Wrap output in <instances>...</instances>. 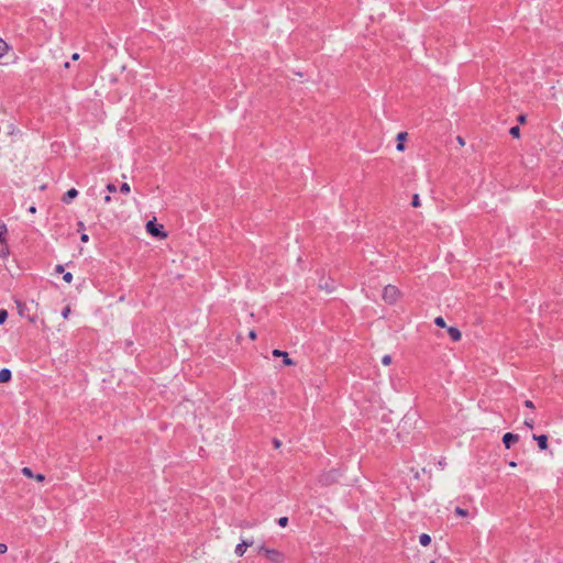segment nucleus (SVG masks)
Wrapping results in <instances>:
<instances>
[{
  "instance_id": "f257e3e1",
  "label": "nucleus",
  "mask_w": 563,
  "mask_h": 563,
  "mask_svg": "<svg viewBox=\"0 0 563 563\" xmlns=\"http://www.w3.org/2000/svg\"><path fill=\"white\" fill-rule=\"evenodd\" d=\"M402 291L395 285L388 284L383 288L382 299L387 305H396L402 298Z\"/></svg>"
},
{
  "instance_id": "f03ea898",
  "label": "nucleus",
  "mask_w": 563,
  "mask_h": 563,
  "mask_svg": "<svg viewBox=\"0 0 563 563\" xmlns=\"http://www.w3.org/2000/svg\"><path fill=\"white\" fill-rule=\"evenodd\" d=\"M258 552L264 554L265 558L273 563H283L285 560V554L276 549H269L261 545L258 548Z\"/></svg>"
},
{
  "instance_id": "7ed1b4c3",
  "label": "nucleus",
  "mask_w": 563,
  "mask_h": 563,
  "mask_svg": "<svg viewBox=\"0 0 563 563\" xmlns=\"http://www.w3.org/2000/svg\"><path fill=\"white\" fill-rule=\"evenodd\" d=\"M339 478V472L336 470H331L329 472H324L322 473L319 478H318V482L322 485V486H329V485H332L333 483H335Z\"/></svg>"
},
{
  "instance_id": "20e7f679",
  "label": "nucleus",
  "mask_w": 563,
  "mask_h": 563,
  "mask_svg": "<svg viewBox=\"0 0 563 563\" xmlns=\"http://www.w3.org/2000/svg\"><path fill=\"white\" fill-rule=\"evenodd\" d=\"M146 232L153 236L159 238V239H166L167 233L162 230V227H157L155 224V219L151 220L145 225Z\"/></svg>"
},
{
  "instance_id": "39448f33",
  "label": "nucleus",
  "mask_w": 563,
  "mask_h": 563,
  "mask_svg": "<svg viewBox=\"0 0 563 563\" xmlns=\"http://www.w3.org/2000/svg\"><path fill=\"white\" fill-rule=\"evenodd\" d=\"M22 474L25 477L31 478V479H35L38 483H42V482L45 481V476L43 474H36L35 475L30 467H23L22 468Z\"/></svg>"
},
{
  "instance_id": "423d86ee",
  "label": "nucleus",
  "mask_w": 563,
  "mask_h": 563,
  "mask_svg": "<svg viewBox=\"0 0 563 563\" xmlns=\"http://www.w3.org/2000/svg\"><path fill=\"white\" fill-rule=\"evenodd\" d=\"M273 356L275 357H280V356H284V364L286 366H292L295 365V362L289 357L288 353L287 352H284V351H280V350H273L272 352Z\"/></svg>"
},
{
  "instance_id": "0eeeda50",
  "label": "nucleus",
  "mask_w": 563,
  "mask_h": 563,
  "mask_svg": "<svg viewBox=\"0 0 563 563\" xmlns=\"http://www.w3.org/2000/svg\"><path fill=\"white\" fill-rule=\"evenodd\" d=\"M519 441V437L517 434L507 432L503 437V442L507 449H510L511 445Z\"/></svg>"
},
{
  "instance_id": "6e6552de",
  "label": "nucleus",
  "mask_w": 563,
  "mask_h": 563,
  "mask_svg": "<svg viewBox=\"0 0 563 563\" xmlns=\"http://www.w3.org/2000/svg\"><path fill=\"white\" fill-rule=\"evenodd\" d=\"M252 544H253V542H252V541H242L241 543H239V544L235 547V550H234L235 554H236L238 556H243V555H244V553L246 552V549H247L249 547H251Z\"/></svg>"
},
{
  "instance_id": "1a4fd4ad",
  "label": "nucleus",
  "mask_w": 563,
  "mask_h": 563,
  "mask_svg": "<svg viewBox=\"0 0 563 563\" xmlns=\"http://www.w3.org/2000/svg\"><path fill=\"white\" fill-rule=\"evenodd\" d=\"M446 330L452 341L459 342L462 339V332L457 328L448 327Z\"/></svg>"
},
{
  "instance_id": "9d476101",
  "label": "nucleus",
  "mask_w": 563,
  "mask_h": 563,
  "mask_svg": "<svg viewBox=\"0 0 563 563\" xmlns=\"http://www.w3.org/2000/svg\"><path fill=\"white\" fill-rule=\"evenodd\" d=\"M533 439L538 442V446L540 450L543 451L548 449V437L545 434L533 435Z\"/></svg>"
},
{
  "instance_id": "9b49d317",
  "label": "nucleus",
  "mask_w": 563,
  "mask_h": 563,
  "mask_svg": "<svg viewBox=\"0 0 563 563\" xmlns=\"http://www.w3.org/2000/svg\"><path fill=\"white\" fill-rule=\"evenodd\" d=\"M406 137H407V133L406 132H399L397 134V141H398L397 151L404 152V150H405L404 142H405Z\"/></svg>"
},
{
  "instance_id": "f8f14e48",
  "label": "nucleus",
  "mask_w": 563,
  "mask_h": 563,
  "mask_svg": "<svg viewBox=\"0 0 563 563\" xmlns=\"http://www.w3.org/2000/svg\"><path fill=\"white\" fill-rule=\"evenodd\" d=\"M78 196V191L75 188L69 189L63 197L65 203H69L74 198Z\"/></svg>"
},
{
  "instance_id": "ddd939ff",
  "label": "nucleus",
  "mask_w": 563,
  "mask_h": 563,
  "mask_svg": "<svg viewBox=\"0 0 563 563\" xmlns=\"http://www.w3.org/2000/svg\"><path fill=\"white\" fill-rule=\"evenodd\" d=\"M11 371L8 368H2L0 371V383H8L11 379Z\"/></svg>"
},
{
  "instance_id": "4468645a",
  "label": "nucleus",
  "mask_w": 563,
  "mask_h": 563,
  "mask_svg": "<svg viewBox=\"0 0 563 563\" xmlns=\"http://www.w3.org/2000/svg\"><path fill=\"white\" fill-rule=\"evenodd\" d=\"M8 229L3 222H0V243H7Z\"/></svg>"
},
{
  "instance_id": "2eb2a0df",
  "label": "nucleus",
  "mask_w": 563,
  "mask_h": 563,
  "mask_svg": "<svg viewBox=\"0 0 563 563\" xmlns=\"http://www.w3.org/2000/svg\"><path fill=\"white\" fill-rule=\"evenodd\" d=\"M9 254H10V252H9L8 242L7 243H0V257L2 260H5L9 256Z\"/></svg>"
},
{
  "instance_id": "dca6fc26",
  "label": "nucleus",
  "mask_w": 563,
  "mask_h": 563,
  "mask_svg": "<svg viewBox=\"0 0 563 563\" xmlns=\"http://www.w3.org/2000/svg\"><path fill=\"white\" fill-rule=\"evenodd\" d=\"M419 542L422 547H428L431 543V537L427 533H422L419 537Z\"/></svg>"
},
{
  "instance_id": "f3484780",
  "label": "nucleus",
  "mask_w": 563,
  "mask_h": 563,
  "mask_svg": "<svg viewBox=\"0 0 563 563\" xmlns=\"http://www.w3.org/2000/svg\"><path fill=\"white\" fill-rule=\"evenodd\" d=\"M9 48L10 46L8 45V43L4 40L0 38V58L9 52Z\"/></svg>"
},
{
  "instance_id": "a211bd4d",
  "label": "nucleus",
  "mask_w": 563,
  "mask_h": 563,
  "mask_svg": "<svg viewBox=\"0 0 563 563\" xmlns=\"http://www.w3.org/2000/svg\"><path fill=\"white\" fill-rule=\"evenodd\" d=\"M16 308H18V313L21 316V317H25V311H26V305L24 302H21V301H16Z\"/></svg>"
},
{
  "instance_id": "6ab92c4d",
  "label": "nucleus",
  "mask_w": 563,
  "mask_h": 563,
  "mask_svg": "<svg viewBox=\"0 0 563 563\" xmlns=\"http://www.w3.org/2000/svg\"><path fill=\"white\" fill-rule=\"evenodd\" d=\"M509 133L512 137L515 139H519L520 137V129L519 126H512L510 130H509Z\"/></svg>"
},
{
  "instance_id": "aec40b11",
  "label": "nucleus",
  "mask_w": 563,
  "mask_h": 563,
  "mask_svg": "<svg viewBox=\"0 0 563 563\" xmlns=\"http://www.w3.org/2000/svg\"><path fill=\"white\" fill-rule=\"evenodd\" d=\"M411 206H412L413 208H418V207H420V206H421L420 197H419V195H418V194H415V195L412 196Z\"/></svg>"
},
{
  "instance_id": "412c9836",
  "label": "nucleus",
  "mask_w": 563,
  "mask_h": 563,
  "mask_svg": "<svg viewBox=\"0 0 563 563\" xmlns=\"http://www.w3.org/2000/svg\"><path fill=\"white\" fill-rule=\"evenodd\" d=\"M434 323L435 325H438L439 328H448L446 327V323H445V320L442 318V317H437L434 319Z\"/></svg>"
},
{
  "instance_id": "4be33fe9",
  "label": "nucleus",
  "mask_w": 563,
  "mask_h": 563,
  "mask_svg": "<svg viewBox=\"0 0 563 563\" xmlns=\"http://www.w3.org/2000/svg\"><path fill=\"white\" fill-rule=\"evenodd\" d=\"M120 191L125 195L129 194L131 191L130 185L128 183H123L120 187Z\"/></svg>"
},
{
  "instance_id": "5701e85b",
  "label": "nucleus",
  "mask_w": 563,
  "mask_h": 563,
  "mask_svg": "<svg viewBox=\"0 0 563 563\" xmlns=\"http://www.w3.org/2000/svg\"><path fill=\"white\" fill-rule=\"evenodd\" d=\"M8 318V311L5 309H0V324L4 323Z\"/></svg>"
},
{
  "instance_id": "b1692460",
  "label": "nucleus",
  "mask_w": 563,
  "mask_h": 563,
  "mask_svg": "<svg viewBox=\"0 0 563 563\" xmlns=\"http://www.w3.org/2000/svg\"><path fill=\"white\" fill-rule=\"evenodd\" d=\"M454 511L460 517H466L468 515L466 509H463V508H460V507H456Z\"/></svg>"
},
{
  "instance_id": "393cba45",
  "label": "nucleus",
  "mask_w": 563,
  "mask_h": 563,
  "mask_svg": "<svg viewBox=\"0 0 563 563\" xmlns=\"http://www.w3.org/2000/svg\"><path fill=\"white\" fill-rule=\"evenodd\" d=\"M382 363L385 366H388L391 364V356L390 355H384L382 358Z\"/></svg>"
},
{
  "instance_id": "a878e982",
  "label": "nucleus",
  "mask_w": 563,
  "mask_h": 563,
  "mask_svg": "<svg viewBox=\"0 0 563 563\" xmlns=\"http://www.w3.org/2000/svg\"><path fill=\"white\" fill-rule=\"evenodd\" d=\"M63 279L65 283L70 284L73 282V274L71 273H65L63 275Z\"/></svg>"
},
{
  "instance_id": "bb28decb",
  "label": "nucleus",
  "mask_w": 563,
  "mask_h": 563,
  "mask_svg": "<svg viewBox=\"0 0 563 563\" xmlns=\"http://www.w3.org/2000/svg\"><path fill=\"white\" fill-rule=\"evenodd\" d=\"M69 314H70V306H66V307L64 308V310L62 311V317H63L64 319H67V318L69 317Z\"/></svg>"
},
{
  "instance_id": "cd10ccee",
  "label": "nucleus",
  "mask_w": 563,
  "mask_h": 563,
  "mask_svg": "<svg viewBox=\"0 0 563 563\" xmlns=\"http://www.w3.org/2000/svg\"><path fill=\"white\" fill-rule=\"evenodd\" d=\"M278 525H279L280 527H283V528H284V527H286V526L288 525V518H287V517H282V518H279V519H278Z\"/></svg>"
},
{
  "instance_id": "c85d7f7f",
  "label": "nucleus",
  "mask_w": 563,
  "mask_h": 563,
  "mask_svg": "<svg viewBox=\"0 0 563 563\" xmlns=\"http://www.w3.org/2000/svg\"><path fill=\"white\" fill-rule=\"evenodd\" d=\"M525 426H527L528 428L532 429L533 426H534V420L530 419V418H526Z\"/></svg>"
},
{
  "instance_id": "c756f323",
  "label": "nucleus",
  "mask_w": 563,
  "mask_h": 563,
  "mask_svg": "<svg viewBox=\"0 0 563 563\" xmlns=\"http://www.w3.org/2000/svg\"><path fill=\"white\" fill-rule=\"evenodd\" d=\"M8 551V547L4 543H0V554H4Z\"/></svg>"
},
{
  "instance_id": "7c9ffc66",
  "label": "nucleus",
  "mask_w": 563,
  "mask_h": 563,
  "mask_svg": "<svg viewBox=\"0 0 563 563\" xmlns=\"http://www.w3.org/2000/svg\"><path fill=\"white\" fill-rule=\"evenodd\" d=\"M107 190H108L109 192H115L117 187H115L113 184H109V185L107 186Z\"/></svg>"
},
{
  "instance_id": "2f4dec72",
  "label": "nucleus",
  "mask_w": 563,
  "mask_h": 563,
  "mask_svg": "<svg viewBox=\"0 0 563 563\" xmlns=\"http://www.w3.org/2000/svg\"><path fill=\"white\" fill-rule=\"evenodd\" d=\"M525 406H526L527 408L534 409V405H533V402H532L531 400H526V401H525Z\"/></svg>"
},
{
  "instance_id": "473e14b6",
  "label": "nucleus",
  "mask_w": 563,
  "mask_h": 563,
  "mask_svg": "<svg viewBox=\"0 0 563 563\" xmlns=\"http://www.w3.org/2000/svg\"><path fill=\"white\" fill-rule=\"evenodd\" d=\"M81 242L87 243L89 241V236L86 233H82L80 236Z\"/></svg>"
},
{
  "instance_id": "72a5a7b5",
  "label": "nucleus",
  "mask_w": 563,
  "mask_h": 563,
  "mask_svg": "<svg viewBox=\"0 0 563 563\" xmlns=\"http://www.w3.org/2000/svg\"><path fill=\"white\" fill-rule=\"evenodd\" d=\"M256 336H257V335H256V332H255L254 330H251V331L249 332V338H250L251 340H253V341H254V340L256 339Z\"/></svg>"
},
{
  "instance_id": "f704fd0d",
  "label": "nucleus",
  "mask_w": 563,
  "mask_h": 563,
  "mask_svg": "<svg viewBox=\"0 0 563 563\" xmlns=\"http://www.w3.org/2000/svg\"><path fill=\"white\" fill-rule=\"evenodd\" d=\"M456 141H457V143H459L461 146H464V145H465V141H464V139H463L462 136H457V137H456Z\"/></svg>"
},
{
  "instance_id": "c9c22d12",
  "label": "nucleus",
  "mask_w": 563,
  "mask_h": 563,
  "mask_svg": "<svg viewBox=\"0 0 563 563\" xmlns=\"http://www.w3.org/2000/svg\"><path fill=\"white\" fill-rule=\"evenodd\" d=\"M55 271H56V273H64L63 265H56Z\"/></svg>"
},
{
  "instance_id": "e433bc0d",
  "label": "nucleus",
  "mask_w": 563,
  "mask_h": 563,
  "mask_svg": "<svg viewBox=\"0 0 563 563\" xmlns=\"http://www.w3.org/2000/svg\"><path fill=\"white\" fill-rule=\"evenodd\" d=\"M518 121H519L520 123H525V122H526V117H525V115H519V117H518Z\"/></svg>"
},
{
  "instance_id": "4c0bfd02",
  "label": "nucleus",
  "mask_w": 563,
  "mask_h": 563,
  "mask_svg": "<svg viewBox=\"0 0 563 563\" xmlns=\"http://www.w3.org/2000/svg\"><path fill=\"white\" fill-rule=\"evenodd\" d=\"M71 59L73 60H78L79 59V54L78 53H74L73 56H71Z\"/></svg>"
},
{
  "instance_id": "58836bf2",
  "label": "nucleus",
  "mask_w": 563,
  "mask_h": 563,
  "mask_svg": "<svg viewBox=\"0 0 563 563\" xmlns=\"http://www.w3.org/2000/svg\"><path fill=\"white\" fill-rule=\"evenodd\" d=\"M84 229H85V224H84V222H81V221H80V222H78V230H79V231H81V230H84Z\"/></svg>"
},
{
  "instance_id": "ea45409f",
  "label": "nucleus",
  "mask_w": 563,
  "mask_h": 563,
  "mask_svg": "<svg viewBox=\"0 0 563 563\" xmlns=\"http://www.w3.org/2000/svg\"><path fill=\"white\" fill-rule=\"evenodd\" d=\"M29 321L31 323H34L36 321V317L35 316H32V317H27Z\"/></svg>"
},
{
  "instance_id": "a19ab883",
  "label": "nucleus",
  "mask_w": 563,
  "mask_h": 563,
  "mask_svg": "<svg viewBox=\"0 0 563 563\" xmlns=\"http://www.w3.org/2000/svg\"><path fill=\"white\" fill-rule=\"evenodd\" d=\"M29 212L35 213L36 212V208L34 206L30 207L29 208Z\"/></svg>"
},
{
  "instance_id": "79ce46f5",
  "label": "nucleus",
  "mask_w": 563,
  "mask_h": 563,
  "mask_svg": "<svg viewBox=\"0 0 563 563\" xmlns=\"http://www.w3.org/2000/svg\"><path fill=\"white\" fill-rule=\"evenodd\" d=\"M103 200H104L106 203H109L111 201V197L108 195V196L104 197Z\"/></svg>"
},
{
  "instance_id": "37998d69",
  "label": "nucleus",
  "mask_w": 563,
  "mask_h": 563,
  "mask_svg": "<svg viewBox=\"0 0 563 563\" xmlns=\"http://www.w3.org/2000/svg\"><path fill=\"white\" fill-rule=\"evenodd\" d=\"M509 466H510V467H516V466H517V463H516V462H514V461H511V462H509Z\"/></svg>"
},
{
  "instance_id": "c03bdc74",
  "label": "nucleus",
  "mask_w": 563,
  "mask_h": 563,
  "mask_svg": "<svg viewBox=\"0 0 563 563\" xmlns=\"http://www.w3.org/2000/svg\"><path fill=\"white\" fill-rule=\"evenodd\" d=\"M65 68H69V63H65Z\"/></svg>"
}]
</instances>
